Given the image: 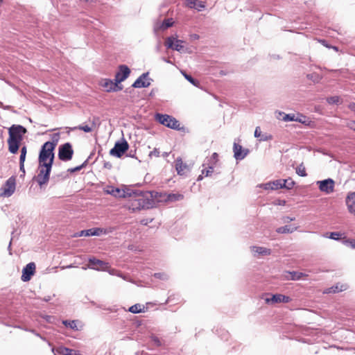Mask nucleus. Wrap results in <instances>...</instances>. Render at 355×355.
Segmentation results:
<instances>
[{"mask_svg": "<svg viewBox=\"0 0 355 355\" xmlns=\"http://www.w3.org/2000/svg\"><path fill=\"white\" fill-rule=\"evenodd\" d=\"M15 178L10 177L6 180L4 186L1 187L0 196L3 197L11 196L15 191Z\"/></svg>", "mask_w": 355, "mask_h": 355, "instance_id": "7", "label": "nucleus"}, {"mask_svg": "<svg viewBox=\"0 0 355 355\" xmlns=\"http://www.w3.org/2000/svg\"><path fill=\"white\" fill-rule=\"evenodd\" d=\"M294 220H295V218L290 217V216H284L282 218V221L284 223H290L291 221H293Z\"/></svg>", "mask_w": 355, "mask_h": 355, "instance_id": "48", "label": "nucleus"}, {"mask_svg": "<svg viewBox=\"0 0 355 355\" xmlns=\"http://www.w3.org/2000/svg\"><path fill=\"white\" fill-rule=\"evenodd\" d=\"M150 338L156 347H160L162 345L161 340L155 335L152 334Z\"/></svg>", "mask_w": 355, "mask_h": 355, "instance_id": "37", "label": "nucleus"}, {"mask_svg": "<svg viewBox=\"0 0 355 355\" xmlns=\"http://www.w3.org/2000/svg\"><path fill=\"white\" fill-rule=\"evenodd\" d=\"M174 21L172 18H168L164 19L159 26V28L161 30H166L173 26Z\"/></svg>", "mask_w": 355, "mask_h": 355, "instance_id": "26", "label": "nucleus"}, {"mask_svg": "<svg viewBox=\"0 0 355 355\" xmlns=\"http://www.w3.org/2000/svg\"><path fill=\"white\" fill-rule=\"evenodd\" d=\"M119 83L110 79H104L102 81L101 86L105 88L107 92H116L122 89V87L118 86Z\"/></svg>", "mask_w": 355, "mask_h": 355, "instance_id": "17", "label": "nucleus"}, {"mask_svg": "<svg viewBox=\"0 0 355 355\" xmlns=\"http://www.w3.org/2000/svg\"><path fill=\"white\" fill-rule=\"evenodd\" d=\"M83 234H85L86 236H94V235H98V234L96 232V230L90 229V230L82 231L80 236H82Z\"/></svg>", "mask_w": 355, "mask_h": 355, "instance_id": "39", "label": "nucleus"}, {"mask_svg": "<svg viewBox=\"0 0 355 355\" xmlns=\"http://www.w3.org/2000/svg\"><path fill=\"white\" fill-rule=\"evenodd\" d=\"M306 276H307V275H306L305 273H303L301 272L292 271V272H287V275H286V278L287 279L296 281V280H300Z\"/></svg>", "mask_w": 355, "mask_h": 355, "instance_id": "22", "label": "nucleus"}, {"mask_svg": "<svg viewBox=\"0 0 355 355\" xmlns=\"http://www.w3.org/2000/svg\"><path fill=\"white\" fill-rule=\"evenodd\" d=\"M272 185V190L282 189V179H278L270 182Z\"/></svg>", "mask_w": 355, "mask_h": 355, "instance_id": "33", "label": "nucleus"}, {"mask_svg": "<svg viewBox=\"0 0 355 355\" xmlns=\"http://www.w3.org/2000/svg\"><path fill=\"white\" fill-rule=\"evenodd\" d=\"M103 166L105 168L110 169L112 167V165L110 162H105Z\"/></svg>", "mask_w": 355, "mask_h": 355, "instance_id": "58", "label": "nucleus"}, {"mask_svg": "<svg viewBox=\"0 0 355 355\" xmlns=\"http://www.w3.org/2000/svg\"><path fill=\"white\" fill-rule=\"evenodd\" d=\"M276 117L284 121H295V114H286L282 111H277L275 112Z\"/></svg>", "mask_w": 355, "mask_h": 355, "instance_id": "21", "label": "nucleus"}, {"mask_svg": "<svg viewBox=\"0 0 355 355\" xmlns=\"http://www.w3.org/2000/svg\"><path fill=\"white\" fill-rule=\"evenodd\" d=\"M143 309L141 304H135L129 308V311L132 313H139L142 312Z\"/></svg>", "mask_w": 355, "mask_h": 355, "instance_id": "30", "label": "nucleus"}, {"mask_svg": "<svg viewBox=\"0 0 355 355\" xmlns=\"http://www.w3.org/2000/svg\"><path fill=\"white\" fill-rule=\"evenodd\" d=\"M132 196H129L130 200L127 204L128 209L132 211H136L141 209H148L153 208L155 204L154 195L153 191H140L138 190L133 191L131 189Z\"/></svg>", "mask_w": 355, "mask_h": 355, "instance_id": "1", "label": "nucleus"}, {"mask_svg": "<svg viewBox=\"0 0 355 355\" xmlns=\"http://www.w3.org/2000/svg\"><path fill=\"white\" fill-rule=\"evenodd\" d=\"M261 136V132L260 127L257 126L254 130V137L257 138H260Z\"/></svg>", "mask_w": 355, "mask_h": 355, "instance_id": "50", "label": "nucleus"}, {"mask_svg": "<svg viewBox=\"0 0 355 355\" xmlns=\"http://www.w3.org/2000/svg\"><path fill=\"white\" fill-rule=\"evenodd\" d=\"M271 139H272V136L271 135L266 134V133L261 134V136L259 138L260 141H270Z\"/></svg>", "mask_w": 355, "mask_h": 355, "instance_id": "41", "label": "nucleus"}, {"mask_svg": "<svg viewBox=\"0 0 355 355\" xmlns=\"http://www.w3.org/2000/svg\"><path fill=\"white\" fill-rule=\"evenodd\" d=\"M130 191L131 189L129 188L120 189L114 187H109L106 190V192L116 198H126L132 196Z\"/></svg>", "mask_w": 355, "mask_h": 355, "instance_id": "10", "label": "nucleus"}, {"mask_svg": "<svg viewBox=\"0 0 355 355\" xmlns=\"http://www.w3.org/2000/svg\"><path fill=\"white\" fill-rule=\"evenodd\" d=\"M205 5L203 4V3L202 2H200L198 6V10H200L202 8H205Z\"/></svg>", "mask_w": 355, "mask_h": 355, "instance_id": "59", "label": "nucleus"}, {"mask_svg": "<svg viewBox=\"0 0 355 355\" xmlns=\"http://www.w3.org/2000/svg\"><path fill=\"white\" fill-rule=\"evenodd\" d=\"M295 182L291 178L282 179V189L290 190L293 189Z\"/></svg>", "mask_w": 355, "mask_h": 355, "instance_id": "27", "label": "nucleus"}, {"mask_svg": "<svg viewBox=\"0 0 355 355\" xmlns=\"http://www.w3.org/2000/svg\"><path fill=\"white\" fill-rule=\"evenodd\" d=\"M26 153H27V147H26V146L24 145L21 148V150H20L19 162H25Z\"/></svg>", "mask_w": 355, "mask_h": 355, "instance_id": "34", "label": "nucleus"}, {"mask_svg": "<svg viewBox=\"0 0 355 355\" xmlns=\"http://www.w3.org/2000/svg\"><path fill=\"white\" fill-rule=\"evenodd\" d=\"M73 155V150L70 143H65L59 146L58 157L60 160L67 162L71 159Z\"/></svg>", "mask_w": 355, "mask_h": 355, "instance_id": "6", "label": "nucleus"}, {"mask_svg": "<svg viewBox=\"0 0 355 355\" xmlns=\"http://www.w3.org/2000/svg\"><path fill=\"white\" fill-rule=\"evenodd\" d=\"M109 273L110 275H117V276L124 279V277L122 275V274L117 273L116 271L115 270H114V269H112V270H109Z\"/></svg>", "mask_w": 355, "mask_h": 355, "instance_id": "53", "label": "nucleus"}, {"mask_svg": "<svg viewBox=\"0 0 355 355\" xmlns=\"http://www.w3.org/2000/svg\"><path fill=\"white\" fill-rule=\"evenodd\" d=\"M296 173L301 177H306L307 173H306L305 167L303 164H300L296 168Z\"/></svg>", "mask_w": 355, "mask_h": 355, "instance_id": "31", "label": "nucleus"}, {"mask_svg": "<svg viewBox=\"0 0 355 355\" xmlns=\"http://www.w3.org/2000/svg\"><path fill=\"white\" fill-rule=\"evenodd\" d=\"M348 211L355 216V192L349 193L345 199Z\"/></svg>", "mask_w": 355, "mask_h": 355, "instance_id": "18", "label": "nucleus"}, {"mask_svg": "<svg viewBox=\"0 0 355 355\" xmlns=\"http://www.w3.org/2000/svg\"><path fill=\"white\" fill-rule=\"evenodd\" d=\"M291 301V299L290 297L282 295V294H275L272 295V297L270 299H266V302L268 303L272 302V303H288Z\"/></svg>", "mask_w": 355, "mask_h": 355, "instance_id": "19", "label": "nucleus"}, {"mask_svg": "<svg viewBox=\"0 0 355 355\" xmlns=\"http://www.w3.org/2000/svg\"><path fill=\"white\" fill-rule=\"evenodd\" d=\"M197 0H187V4L190 8H195Z\"/></svg>", "mask_w": 355, "mask_h": 355, "instance_id": "52", "label": "nucleus"}, {"mask_svg": "<svg viewBox=\"0 0 355 355\" xmlns=\"http://www.w3.org/2000/svg\"><path fill=\"white\" fill-rule=\"evenodd\" d=\"M98 121H99V118L98 117H96V116L93 117V119H92V128L96 126V124L98 122Z\"/></svg>", "mask_w": 355, "mask_h": 355, "instance_id": "54", "label": "nucleus"}, {"mask_svg": "<svg viewBox=\"0 0 355 355\" xmlns=\"http://www.w3.org/2000/svg\"><path fill=\"white\" fill-rule=\"evenodd\" d=\"M320 42L324 45V46H326L327 47H329L330 48V46H329L327 44V42L324 40H320Z\"/></svg>", "mask_w": 355, "mask_h": 355, "instance_id": "62", "label": "nucleus"}, {"mask_svg": "<svg viewBox=\"0 0 355 355\" xmlns=\"http://www.w3.org/2000/svg\"><path fill=\"white\" fill-rule=\"evenodd\" d=\"M168 154H169L168 153L164 152V153L162 154V156H163L164 157H168Z\"/></svg>", "mask_w": 355, "mask_h": 355, "instance_id": "64", "label": "nucleus"}, {"mask_svg": "<svg viewBox=\"0 0 355 355\" xmlns=\"http://www.w3.org/2000/svg\"><path fill=\"white\" fill-rule=\"evenodd\" d=\"M128 149V144L124 140L122 142H116L114 146L110 150V154L116 157H121Z\"/></svg>", "mask_w": 355, "mask_h": 355, "instance_id": "9", "label": "nucleus"}, {"mask_svg": "<svg viewBox=\"0 0 355 355\" xmlns=\"http://www.w3.org/2000/svg\"><path fill=\"white\" fill-rule=\"evenodd\" d=\"M286 204L285 200H279L278 205H284Z\"/></svg>", "mask_w": 355, "mask_h": 355, "instance_id": "63", "label": "nucleus"}, {"mask_svg": "<svg viewBox=\"0 0 355 355\" xmlns=\"http://www.w3.org/2000/svg\"><path fill=\"white\" fill-rule=\"evenodd\" d=\"M349 108L351 110L355 112V103H352L349 105Z\"/></svg>", "mask_w": 355, "mask_h": 355, "instance_id": "60", "label": "nucleus"}, {"mask_svg": "<svg viewBox=\"0 0 355 355\" xmlns=\"http://www.w3.org/2000/svg\"><path fill=\"white\" fill-rule=\"evenodd\" d=\"M183 198H184V196L182 194H180V193H173V194H169L168 195V200L169 201L174 202V201L181 200L183 199Z\"/></svg>", "mask_w": 355, "mask_h": 355, "instance_id": "32", "label": "nucleus"}, {"mask_svg": "<svg viewBox=\"0 0 355 355\" xmlns=\"http://www.w3.org/2000/svg\"><path fill=\"white\" fill-rule=\"evenodd\" d=\"M347 127L349 128L351 130L355 131V121H352L348 123Z\"/></svg>", "mask_w": 355, "mask_h": 355, "instance_id": "55", "label": "nucleus"}, {"mask_svg": "<svg viewBox=\"0 0 355 355\" xmlns=\"http://www.w3.org/2000/svg\"><path fill=\"white\" fill-rule=\"evenodd\" d=\"M214 167L212 166H209L208 169H203L202 171V175H205L206 177L210 175L213 173Z\"/></svg>", "mask_w": 355, "mask_h": 355, "instance_id": "44", "label": "nucleus"}, {"mask_svg": "<svg viewBox=\"0 0 355 355\" xmlns=\"http://www.w3.org/2000/svg\"><path fill=\"white\" fill-rule=\"evenodd\" d=\"M182 74L183 76H184V78L190 83H191L193 85H195L196 86L197 84L198 83V80H196V79H194L191 75H189L187 73H186L185 72H182Z\"/></svg>", "mask_w": 355, "mask_h": 355, "instance_id": "35", "label": "nucleus"}, {"mask_svg": "<svg viewBox=\"0 0 355 355\" xmlns=\"http://www.w3.org/2000/svg\"><path fill=\"white\" fill-rule=\"evenodd\" d=\"M86 162H87L85 161L83 164H81L80 166H76L75 168H69L68 171H69L70 173H73V172H76V171H80V169L83 168V167L85 166Z\"/></svg>", "mask_w": 355, "mask_h": 355, "instance_id": "45", "label": "nucleus"}, {"mask_svg": "<svg viewBox=\"0 0 355 355\" xmlns=\"http://www.w3.org/2000/svg\"><path fill=\"white\" fill-rule=\"evenodd\" d=\"M345 243H349V245L352 248H355V240H352V241H345Z\"/></svg>", "mask_w": 355, "mask_h": 355, "instance_id": "57", "label": "nucleus"}, {"mask_svg": "<svg viewBox=\"0 0 355 355\" xmlns=\"http://www.w3.org/2000/svg\"><path fill=\"white\" fill-rule=\"evenodd\" d=\"M218 154L216 153H214L210 158V159L213 162V164H215L218 161Z\"/></svg>", "mask_w": 355, "mask_h": 355, "instance_id": "51", "label": "nucleus"}, {"mask_svg": "<svg viewBox=\"0 0 355 355\" xmlns=\"http://www.w3.org/2000/svg\"><path fill=\"white\" fill-rule=\"evenodd\" d=\"M153 220V218H144L141 220L140 223L143 225H147Z\"/></svg>", "mask_w": 355, "mask_h": 355, "instance_id": "49", "label": "nucleus"}, {"mask_svg": "<svg viewBox=\"0 0 355 355\" xmlns=\"http://www.w3.org/2000/svg\"><path fill=\"white\" fill-rule=\"evenodd\" d=\"M234 157L236 160L243 159L249 153L248 149H243L242 146L234 142L233 146Z\"/></svg>", "mask_w": 355, "mask_h": 355, "instance_id": "16", "label": "nucleus"}, {"mask_svg": "<svg viewBox=\"0 0 355 355\" xmlns=\"http://www.w3.org/2000/svg\"><path fill=\"white\" fill-rule=\"evenodd\" d=\"M175 168L178 175H184L189 170L186 164H184L182 158L178 157L175 160Z\"/></svg>", "mask_w": 355, "mask_h": 355, "instance_id": "20", "label": "nucleus"}, {"mask_svg": "<svg viewBox=\"0 0 355 355\" xmlns=\"http://www.w3.org/2000/svg\"><path fill=\"white\" fill-rule=\"evenodd\" d=\"M301 123H306L307 122V118L306 116L302 114H297L295 115V121Z\"/></svg>", "mask_w": 355, "mask_h": 355, "instance_id": "36", "label": "nucleus"}, {"mask_svg": "<svg viewBox=\"0 0 355 355\" xmlns=\"http://www.w3.org/2000/svg\"><path fill=\"white\" fill-rule=\"evenodd\" d=\"M261 188H263L265 190H272V185L270 182L260 184L259 186Z\"/></svg>", "mask_w": 355, "mask_h": 355, "instance_id": "47", "label": "nucleus"}, {"mask_svg": "<svg viewBox=\"0 0 355 355\" xmlns=\"http://www.w3.org/2000/svg\"><path fill=\"white\" fill-rule=\"evenodd\" d=\"M155 119L161 124L171 129H179V121L172 116L168 114H156Z\"/></svg>", "mask_w": 355, "mask_h": 355, "instance_id": "5", "label": "nucleus"}, {"mask_svg": "<svg viewBox=\"0 0 355 355\" xmlns=\"http://www.w3.org/2000/svg\"><path fill=\"white\" fill-rule=\"evenodd\" d=\"M35 270V264L33 262L28 263L22 270L21 280L23 282H28L31 279V276L33 275Z\"/></svg>", "mask_w": 355, "mask_h": 355, "instance_id": "15", "label": "nucleus"}, {"mask_svg": "<svg viewBox=\"0 0 355 355\" xmlns=\"http://www.w3.org/2000/svg\"><path fill=\"white\" fill-rule=\"evenodd\" d=\"M183 43L184 41L181 40H175L173 37H168L166 40L165 45L167 48L173 49L179 52H184Z\"/></svg>", "mask_w": 355, "mask_h": 355, "instance_id": "11", "label": "nucleus"}, {"mask_svg": "<svg viewBox=\"0 0 355 355\" xmlns=\"http://www.w3.org/2000/svg\"><path fill=\"white\" fill-rule=\"evenodd\" d=\"M320 191L330 194L334 192L335 182L331 178H327L323 180H320L316 182Z\"/></svg>", "mask_w": 355, "mask_h": 355, "instance_id": "8", "label": "nucleus"}, {"mask_svg": "<svg viewBox=\"0 0 355 355\" xmlns=\"http://www.w3.org/2000/svg\"><path fill=\"white\" fill-rule=\"evenodd\" d=\"M148 72L142 73L132 84V87L135 88H142L148 87L150 85L151 78H148Z\"/></svg>", "mask_w": 355, "mask_h": 355, "instance_id": "12", "label": "nucleus"}, {"mask_svg": "<svg viewBox=\"0 0 355 355\" xmlns=\"http://www.w3.org/2000/svg\"><path fill=\"white\" fill-rule=\"evenodd\" d=\"M89 265L87 268L93 270H106L108 268V263H106L100 259H96L94 257H90L88 259Z\"/></svg>", "mask_w": 355, "mask_h": 355, "instance_id": "13", "label": "nucleus"}, {"mask_svg": "<svg viewBox=\"0 0 355 355\" xmlns=\"http://www.w3.org/2000/svg\"><path fill=\"white\" fill-rule=\"evenodd\" d=\"M26 132V129L21 125L14 124L8 129L9 137L7 142L8 150L10 153L16 154L17 153L23 137Z\"/></svg>", "mask_w": 355, "mask_h": 355, "instance_id": "2", "label": "nucleus"}, {"mask_svg": "<svg viewBox=\"0 0 355 355\" xmlns=\"http://www.w3.org/2000/svg\"><path fill=\"white\" fill-rule=\"evenodd\" d=\"M130 73V70L126 65H120L119 70L116 73L114 80H115L116 83H120L128 77Z\"/></svg>", "mask_w": 355, "mask_h": 355, "instance_id": "14", "label": "nucleus"}, {"mask_svg": "<svg viewBox=\"0 0 355 355\" xmlns=\"http://www.w3.org/2000/svg\"><path fill=\"white\" fill-rule=\"evenodd\" d=\"M159 154H160V152L158 148H154L153 150L150 151L149 153V155L148 156L150 157V158H153V157H159Z\"/></svg>", "mask_w": 355, "mask_h": 355, "instance_id": "42", "label": "nucleus"}, {"mask_svg": "<svg viewBox=\"0 0 355 355\" xmlns=\"http://www.w3.org/2000/svg\"><path fill=\"white\" fill-rule=\"evenodd\" d=\"M327 101L329 104H338L340 101V98L338 96L328 97Z\"/></svg>", "mask_w": 355, "mask_h": 355, "instance_id": "38", "label": "nucleus"}, {"mask_svg": "<svg viewBox=\"0 0 355 355\" xmlns=\"http://www.w3.org/2000/svg\"><path fill=\"white\" fill-rule=\"evenodd\" d=\"M78 129L84 131L85 132H90L92 131V127H90L87 125H80L78 127Z\"/></svg>", "mask_w": 355, "mask_h": 355, "instance_id": "40", "label": "nucleus"}, {"mask_svg": "<svg viewBox=\"0 0 355 355\" xmlns=\"http://www.w3.org/2000/svg\"><path fill=\"white\" fill-rule=\"evenodd\" d=\"M297 227L293 225H284L283 227H278L276 230V232L279 234H287V233H293L295 230H297Z\"/></svg>", "mask_w": 355, "mask_h": 355, "instance_id": "24", "label": "nucleus"}, {"mask_svg": "<svg viewBox=\"0 0 355 355\" xmlns=\"http://www.w3.org/2000/svg\"><path fill=\"white\" fill-rule=\"evenodd\" d=\"M191 37H192L193 39H194V40H198L200 37H199V35H197V34H193V35H191Z\"/></svg>", "mask_w": 355, "mask_h": 355, "instance_id": "61", "label": "nucleus"}, {"mask_svg": "<svg viewBox=\"0 0 355 355\" xmlns=\"http://www.w3.org/2000/svg\"><path fill=\"white\" fill-rule=\"evenodd\" d=\"M52 166L53 164H50V163H38V174L35 179L40 187L46 184L49 181Z\"/></svg>", "mask_w": 355, "mask_h": 355, "instance_id": "4", "label": "nucleus"}, {"mask_svg": "<svg viewBox=\"0 0 355 355\" xmlns=\"http://www.w3.org/2000/svg\"><path fill=\"white\" fill-rule=\"evenodd\" d=\"M341 234L339 232H331L330 235L327 236L328 238L333 240H339L340 239Z\"/></svg>", "mask_w": 355, "mask_h": 355, "instance_id": "43", "label": "nucleus"}, {"mask_svg": "<svg viewBox=\"0 0 355 355\" xmlns=\"http://www.w3.org/2000/svg\"><path fill=\"white\" fill-rule=\"evenodd\" d=\"M58 136V134L54 135L53 138H55V140L53 141H46L42 146L38 157V163L53 164L55 157L53 151L57 145Z\"/></svg>", "mask_w": 355, "mask_h": 355, "instance_id": "3", "label": "nucleus"}, {"mask_svg": "<svg viewBox=\"0 0 355 355\" xmlns=\"http://www.w3.org/2000/svg\"><path fill=\"white\" fill-rule=\"evenodd\" d=\"M154 277L157 279H167V275L166 274L162 273V272L155 273Z\"/></svg>", "mask_w": 355, "mask_h": 355, "instance_id": "46", "label": "nucleus"}, {"mask_svg": "<svg viewBox=\"0 0 355 355\" xmlns=\"http://www.w3.org/2000/svg\"><path fill=\"white\" fill-rule=\"evenodd\" d=\"M60 353L63 355H80L77 351L67 347L61 348Z\"/></svg>", "mask_w": 355, "mask_h": 355, "instance_id": "28", "label": "nucleus"}, {"mask_svg": "<svg viewBox=\"0 0 355 355\" xmlns=\"http://www.w3.org/2000/svg\"><path fill=\"white\" fill-rule=\"evenodd\" d=\"M347 288V286L346 284H336L329 288H327L325 291L326 293H338L340 291H345Z\"/></svg>", "mask_w": 355, "mask_h": 355, "instance_id": "25", "label": "nucleus"}, {"mask_svg": "<svg viewBox=\"0 0 355 355\" xmlns=\"http://www.w3.org/2000/svg\"><path fill=\"white\" fill-rule=\"evenodd\" d=\"M251 248L253 252L258 254L259 255L266 256L270 255L271 254V250L266 248L260 246H252Z\"/></svg>", "mask_w": 355, "mask_h": 355, "instance_id": "23", "label": "nucleus"}, {"mask_svg": "<svg viewBox=\"0 0 355 355\" xmlns=\"http://www.w3.org/2000/svg\"><path fill=\"white\" fill-rule=\"evenodd\" d=\"M19 170L23 173V175L25 174L24 162H19Z\"/></svg>", "mask_w": 355, "mask_h": 355, "instance_id": "56", "label": "nucleus"}, {"mask_svg": "<svg viewBox=\"0 0 355 355\" xmlns=\"http://www.w3.org/2000/svg\"><path fill=\"white\" fill-rule=\"evenodd\" d=\"M62 323L64 326L69 327L71 329L78 330L76 320H64Z\"/></svg>", "mask_w": 355, "mask_h": 355, "instance_id": "29", "label": "nucleus"}]
</instances>
